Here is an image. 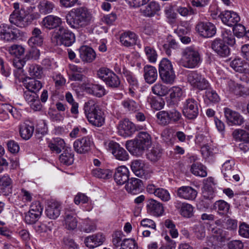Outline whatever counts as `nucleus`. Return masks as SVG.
Segmentation results:
<instances>
[{
	"label": "nucleus",
	"instance_id": "f257e3e1",
	"mask_svg": "<svg viewBox=\"0 0 249 249\" xmlns=\"http://www.w3.org/2000/svg\"><path fill=\"white\" fill-rule=\"evenodd\" d=\"M92 19L91 13L83 7L72 9L66 16L67 23L75 29L86 27L91 23Z\"/></svg>",
	"mask_w": 249,
	"mask_h": 249
},
{
	"label": "nucleus",
	"instance_id": "f03ea898",
	"mask_svg": "<svg viewBox=\"0 0 249 249\" xmlns=\"http://www.w3.org/2000/svg\"><path fill=\"white\" fill-rule=\"evenodd\" d=\"M151 144V136L146 132L141 131L138 133L137 137L135 140L127 141L125 146L133 155H139L149 148Z\"/></svg>",
	"mask_w": 249,
	"mask_h": 249
},
{
	"label": "nucleus",
	"instance_id": "7ed1b4c3",
	"mask_svg": "<svg viewBox=\"0 0 249 249\" xmlns=\"http://www.w3.org/2000/svg\"><path fill=\"white\" fill-rule=\"evenodd\" d=\"M84 110L90 124L96 127H101L104 125L105 121V114L93 101H89L86 103L84 106Z\"/></svg>",
	"mask_w": 249,
	"mask_h": 249
},
{
	"label": "nucleus",
	"instance_id": "20e7f679",
	"mask_svg": "<svg viewBox=\"0 0 249 249\" xmlns=\"http://www.w3.org/2000/svg\"><path fill=\"white\" fill-rule=\"evenodd\" d=\"M201 62L200 53L192 47H187L182 52L181 65L186 68L194 69L198 67Z\"/></svg>",
	"mask_w": 249,
	"mask_h": 249
},
{
	"label": "nucleus",
	"instance_id": "39448f33",
	"mask_svg": "<svg viewBox=\"0 0 249 249\" xmlns=\"http://www.w3.org/2000/svg\"><path fill=\"white\" fill-rule=\"evenodd\" d=\"M52 40L56 45H63L69 47L75 42V36L71 31L61 26L54 32Z\"/></svg>",
	"mask_w": 249,
	"mask_h": 249
},
{
	"label": "nucleus",
	"instance_id": "423d86ee",
	"mask_svg": "<svg viewBox=\"0 0 249 249\" xmlns=\"http://www.w3.org/2000/svg\"><path fill=\"white\" fill-rule=\"evenodd\" d=\"M159 72L162 81L166 84H173L176 74L172 62L167 58H163L159 65Z\"/></svg>",
	"mask_w": 249,
	"mask_h": 249
},
{
	"label": "nucleus",
	"instance_id": "0eeeda50",
	"mask_svg": "<svg viewBox=\"0 0 249 249\" xmlns=\"http://www.w3.org/2000/svg\"><path fill=\"white\" fill-rule=\"evenodd\" d=\"M188 82L195 89L203 90L210 87L206 78L197 71H192L187 75Z\"/></svg>",
	"mask_w": 249,
	"mask_h": 249
},
{
	"label": "nucleus",
	"instance_id": "6e6552de",
	"mask_svg": "<svg viewBox=\"0 0 249 249\" xmlns=\"http://www.w3.org/2000/svg\"><path fill=\"white\" fill-rule=\"evenodd\" d=\"M199 104L194 98L187 99L183 104L182 112L184 116L189 120H194L199 113Z\"/></svg>",
	"mask_w": 249,
	"mask_h": 249
},
{
	"label": "nucleus",
	"instance_id": "1a4fd4ad",
	"mask_svg": "<svg viewBox=\"0 0 249 249\" xmlns=\"http://www.w3.org/2000/svg\"><path fill=\"white\" fill-rule=\"evenodd\" d=\"M23 36V33L16 28H12L6 24L0 25V39L10 42L17 39Z\"/></svg>",
	"mask_w": 249,
	"mask_h": 249
},
{
	"label": "nucleus",
	"instance_id": "9d476101",
	"mask_svg": "<svg viewBox=\"0 0 249 249\" xmlns=\"http://www.w3.org/2000/svg\"><path fill=\"white\" fill-rule=\"evenodd\" d=\"M196 29L198 34L205 38L213 36L216 31L215 25L210 22H199L196 24Z\"/></svg>",
	"mask_w": 249,
	"mask_h": 249
},
{
	"label": "nucleus",
	"instance_id": "9b49d317",
	"mask_svg": "<svg viewBox=\"0 0 249 249\" xmlns=\"http://www.w3.org/2000/svg\"><path fill=\"white\" fill-rule=\"evenodd\" d=\"M107 149L118 160L126 161L129 159V155L127 151L116 142L110 141L107 143Z\"/></svg>",
	"mask_w": 249,
	"mask_h": 249
},
{
	"label": "nucleus",
	"instance_id": "f8f14e48",
	"mask_svg": "<svg viewBox=\"0 0 249 249\" xmlns=\"http://www.w3.org/2000/svg\"><path fill=\"white\" fill-rule=\"evenodd\" d=\"M93 144L92 139L89 136L77 139L73 142V148L79 154H84L89 151Z\"/></svg>",
	"mask_w": 249,
	"mask_h": 249
},
{
	"label": "nucleus",
	"instance_id": "ddd939ff",
	"mask_svg": "<svg viewBox=\"0 0 249 249\" xmlns=\"http://www.w3.org/2000/svg\"><path fill=\"white\" fill-rule=\"evenodd\" d=\"M122 74L129 85L128 94L131 97H134L136 95L135 90L139 86L137 79L132 72L125 69H123Z\"/></svg>",
	"mask_w": 249,
	"mask_h": 249
},
{
	"label": "nucleus",
	"instance_id": "4468645a",
	"mask_svg": "<svg viewBox=\"0 0 249 249\" xmlns=\"http://www.w3.org/2000/svg\"><path fill=\"white\" fill-rule=\"evenodd\" d=\"M119 133L124 137H130L138 130L137 126L128 119H124L119 125Z\"/></svg>",
	"mask_w": 249,
	"mask_h": 249
},
{
	"label": "nucleus",
	"instance_id": "2eb2a0df",
	"mask_svg": "<svg viewBox=\"0 0 249 249\" xmlns=\"http://www.w3.org/2000/svg\"><path fill=\"white\" fill-rule=\"evenodd\" d=\"M146 209L149 214L156 217L162 215L164 211L162 204L153 198L147 200Z\"/></svg>",
	"mask_w": 249,
	"mask_h": 249
},
{
	"label": "nucleus",
	"instance_id": "dca6fc26",
	"mask_svg": "<svg viewBox=\"0 0 249 249\" xmlns=\"http://www.w3.org/2000/svg\"><path fill=\"white\" fill-rule=\"evenodd\" d=\"M131 168L136 176L147 179L150 177V173L145 169L144 164L140 160H135L131 162Z\"/></svg>",
	"mask_w": 249,
	"mask_h": 249
},
{
	"label": "nucleus",
	"instance_id": "f3484780",
	"mask_svg": "<svg viewBox=\"0 0 249 249\" xmlns=\"http://www.w3.org/2000/svg\"><path fill=\"white\" fill-rule=\"evenodd\" d=\"M225 116L231 125H241L244 123L243 117L238 112L229 108L224 109Z\"/></svg>",
	"mask_w": 249,
	"mask_h": 249
},
{
	"label": "nucleus",
	"instance_id": "a211bd4d",
	"mask_svg": "<svg viewBox=\"0 0 249 249\" xmlns=\"http://www.w3.org/2000/svg\"><path fill=\"white\" fill-rule=\"evenodd\" d=\"M212 49L222 57L228 56L230 53V49L224 41L220 39H215L211 44Z\"/></svg>",
	"mask_w": 249,
	"mask_h": 249
},
{
	"label": "nucleus",
	"instance_id": "6ab92c4d",
	"mask_svg": "<svg viewBox=\"0 0 249 249\" xmlns=\"http://www.w3.org/2000/svg\"><path fill=\"white\" fill-rule=\"evenodd\" d=\"M197 191L191 186H183L178 188L177 191V196L185 200H194L197 196Z\"/></svg>",
	"mask_w": 249,
	"mask_h": 249
},
{
	"label": "nucleus",
	"instance_id": "aec40b11",
	"mask_svg": "<svg viewBox=\"0 0 249 249\" xmlns=\"http://www.w3.org/2000/svg\"><path fill=\"white\" fill-rule=\"evenodd\" d=\"M218 16H220L223 23L231 27L235 25L240 19L236 13L231 11H225L223 14L220 13Z\"/></svg>",
	"mask_w": 249,
	"mask_h": 249
},
{
	"label": "nucleus",
	"instance_id": "412c9836",
	"mask_svg": "<svg viewBox=\"0 0 249 249\" xmlns=\"http://www.w3.org/2000/svg\"><path fill=\"white\" fill-rule=\"evenodd\" d=\"M61 204L56 201H51L48 203L45 211L46 216L52 219L57 218L60 214Z\"/></svg>",
	"mask_w": 249,
	"mask_h": 249
},
{
	"label": "nucleus",
	"instance_id": "4be33fe9",
	"mask_svg": "<svg viewBox=\"0 0 249 249\" xmlns=\"http://www.w3.org/2000/svg\"><path fill=\"white\" fill-rule=\"evenodd\" d=\"M114 178L118 185L124 184L129 179V170L125 166L118 167L114 175Z\"/></svg>",
	"mask_w": 249,
	"mask_h": 249
},
{
	"label": "nucleus",
	"instance_id": "5701e85b",
	"mask_svg": "<svg viewBox=\"0 0 249 249\" xmlns=\"http://www.w3.org/2000/svg\"><path fill=\"white\" fill-rule=\"evenodd\" d=\"M105 239L103 234L99 232L86 238L85 244L87 247L93 249L102 245Z\"/></svg>",
	"mask_w": 249,
	"mask_h": 249
},
{
	"label": "nucleus",
	"instance_id": "b1692460",
	"mask_svg": "<svg viewBox=\"0 0 249 249\" xmlns=\"http://www.w3.org/2000/svg\"><path fill=\"white\" fill-rule=\"evenodd\" d=\"M121 106L124 110L126 113L133 114L139 111L140 105L138 102L129 98H127L121 102Z\"/></svg>",
	"mask_w": 249,
	"mask_h": 249
},
{
	"label": "nucleus",
	"instance_id": "393cba45",
	"mask_svg": "<svg viewBox=\"0 0 249 249\" xmlns=\"http://www.w3.org/2000/svg\"><path fill=\"white\" fill-rule=\"evenodd\" d=\"M175 207L178 210L180 214L185 218H190L194 214V207L189 203L178 201L175 203Z\"/></svg>",
	"mask_w": 249,
	"mask_h": 249
},
{
	"label": "nucleus",
	"instance_id": "a878e982",
	"mask_svg": "<svg viewBox=\"0 0 249 249\" xmlns=\"http://www.w3.org/2000/svg\"><path fill=\"white\" fill-rule=\"evenodd\" d=\"M80 57L82 60L86 62H91L96 58L94 51L87 46H83L79 49Z\"/></svg>",
	"mask_w": 249,
	"mask_h": 249
},
{
	"label": "nucleus",
	"instance_id": "bb28decb",
	"mask_svg": "<svg viewBox=\"0 0 249 249\" xmlns=\"http://www.w3.org/2000/svg\"><path fill=\"white\" fill-rule=\"evenodd\" d=\"M137 38V36L135 33L131 31H127L121 34L120 40L124 46L130 47L136 44Z\"/></svg>",
	"mask_w": 249,
	"mask_h": 249
},
{
	"label": "nucleus",
	"instance_id": "cd10ccee",
	"mask_svg": "<svg viewBox=\"0 0 249 249\" xmlns=\"http://www.w3.org/2000/svg\"><path fill=\"white\" fill-rule=\"evenodd\" d=\"M84 88L88 93L98 97H101L106 93L104 87L99 84H84Z\"/></svg>",
	"mask_w": 249,
	"mask_h": 249
},
{
	"label": "nucleus",
	"instance_id": "c85d7f7f",
	"mask_svg": "<svg viewBox=\"0 0 249 249\" xmlns=\"http://www.w3.org/2000/svg\"><path fill=\"white\" fill-rule=\"evenodd\" d=\"M143 71V76L146 82L151 84L156 81L158 73L155 67L147 65L144 67Z\"/></svg>",
	"mask_w": 249,
	"mask_h": 249
},
{
	"label": "nucleus",
	"instance_id": "c756f323",
	"mask_svg": "<svg viewBox=\"0 0 249 249\" xmlns=\"http://www.w3.org/2000/svg\"><path fill=\"white\" fill-rule=\"evenodd\" d=\"M42 22L45 28L52 30L59 27L62 23V20L57 16L49 15L43 18Z\"/></svg>",
	"mask_w": 249,
	"mask_h": 249
},
{
	"label": "nucleus",
	"instance_id": "7c9ffc66",
	"mask_svg": "<svg viewBox=\"0 0 249 249\" xmlns=\"http://www.w3.org/2000/svg\"><path fill=\"white\" fill-rule=\"evenodd\" d=\"M24 87L27 90L37 93L42 87V84L39 80L34 78H27L23 82Z\"/></svg>",
	"mask_w": 249,
	"mask_h": 249
},
{
	"label": "nucleus",
	"instance_id": "2f4dec72",
	"mask_svg": "<svg viewBox=\"0 0 249 249\" xmlns=\"http://www.w3.org/2000/svg\"><path fill=\"white\" fill-rule=\"evenodd\" d=\"M127 181L125 188L128 193L136 194L140 192L142 182L140 179L131 178L128 179Z\"/></svg>",
	"mask_w": 249,
	"mask_h": 249
},
{
	"label": "nucleus",
	"instance_id": "473e14b6",
	"mask_svg": "<svg viewBox=\"0 0 249 249\" xmlns=\"http://www.w3.org/2000/svg\"><path fill=\"white\" fill-rule=\"evenodd\" d=\"M65 146L64 141L60 138H56L48 142V147L50 150L56 154L60 153Z\"/></svg>",
	"mask_w": 249,
	"mask_h": 249
},
{
	"label": "nucleus",
	"instance_id": "72a5a7b5",
	"mask_svg": "<svg viewBox=\"0 0 249 249\" xmlns=\"http://www.w3.org/2000/svg\"><path fill=\"white\" fill-rule=\"evenodd\" d=\"M60 162L64 165H71L74 161V154L71 148H66L59 158Z\"/></svg>",
	"mask_w": 249,
	"mask_h": 249
},
{
	"label": "nucleus",
	"instance_id": "f704fd0d",
	"mask_svg": "<svg viewBox=\"0 0 249 249\" xmlns=\"http://www.w3.org/2000/svg\"><path fill=\"white\" fill-rule=\"evenodd\" d=\"M27 15V13L25 9L21 7L20 10L13 11L10 15L9 20L11 23L18 26L19 22L23 20Z\"/></svg>",
	"mask_w": 249,
	"mask_h": 249
},
{
	"label": "nucleus",
	"instance_id": "c9c22d12",
	"mask_svg": "<svg viewBox=\"0 0 249 249\" xmlns=\"http://www.w3.org/2000/svg\"><path fill=\"white\" fill-rule=\"evenodd\" d=\"M158 123L163 126L172 124L170 115V110L160 111L156 114Z\"/></svg>",
	"mask_w": 249,
	"mask_h": 249
},
{
	"label": "nucleus",
	"instance_id": "e433bc0d",
	"mask_svg": "<svg viewBox=\"0 0 249 249\" xmlns=\"http://www.w3.org/2000/svg\"><path fill=\"white\" fill-rule=\"evenodd\" d=\"M34 125L31 122H27L22 125L19 133L21 137L25 140H29L34 132Z\"/></svg>",
	"mask_w": 249,
	"mask_h": 249
},
{
	"label": "nucleus",
	"instance_id": "4c0bfd02",
	"mask_svg": "<svg viewBox=\"0 0 249 249\" xmlns=\"http://www.w3.org/2000/svg\"><path fill=\"white\" fill-rule=\"evenodd\" d=\"M234 161L232 160H227L222 165V172L226 180H231V176L234 173Z\"/></svg>",
	"mask_w": 249,
	"mask_h": 249
},
{
	"label": "nucleus",
	"instance_id": "58836bf2",
	"mask_svg": "<svg viewBox=\"0 0 249 249\" xmlns=\"http://www.w3.org/2000/svg\"><path fill=\"white\" fill-rule=\"evenodd\" d=\"M232 135L235 141L249 144V132L243 129H236L233 131Z\"/></svg>",
	"mask_w": 249,
	"mask_h": 249
},
{
	"label": "nucleus",
	"instance_id": "ea45409f",
	"mask_svg": "<svg viewBox=\"0 0 249 249\" xmlns=\"http://www.w3.org/2000/svg\"><path fill=\"white\" fill-rule=\"evenodd\" d=\"M191 171L196 176L205 177L207 175L206 167L200 162H195L191 167Z\"/></svg>",
	"mask_w": 249,
	"mask_h": 249
},
{
	"label": "nucleus",
	"instance_id": "a19ab883",
	"mask_svg": "<svg viewBox=\"0 0 249 249\" xmlns=\"http://www.w3.org/2000/svg\"><path fill=\"white\" fill-rule=\"evenodd\" d=\"M230 208V204L223 200L216 201L213 205V209L220 215L227 214Z\"/></svg>",
	"mask_w": 249,
	"mask_h": 249
},
{
	"label": "nucleus",
	"instance_id": "79ce46f5",
	"mask_svg": "<svg viewBox=\"0 0 249 249\" xmlns=\"http://www.w3.org/2000/svg\"><path fill=\"white\" fill-rule=\"evenodd\" d=\"M160 10V5L155 1H151L143 10V13L145 16L151 17L154 16Z\"/></svg>",
	"mask_w": 249,
	"mask_h": 249
},
{
	"label": "nucleus",
	"instance_id": "37998d69",
	"mask_svg": "<svg viewBox=\"0 0 249 249\" xmlns=\"http://www.w3.org/2000/svg\"><path fill=\"white\" fill-rule=\"evenodd\" d=\"M205 90L204 99L207 104L215 103L219 102V97L215 90L209 89V88Z\"/></svg>",
	"mask_w": 249,
	"mask_h": 249
},
{
	"label": "nucleus",
	"instance_id": "c03bdc74",
	"mask_svg": "<svg viewBox=\"0 0 249 249\" xmlns=\"http://www.w3.org/2000/svg\"><path fill=\"white\" fill-rule=\"evenodd\" d=\"M92 175L97 178L107 179L112 176V172L108 169L95 168L92 170Z\"/></svg>",
	"mask_w": 249,
	"mask_h": 249
},
{
	"label": "nucleus",
	"instance_id": "a18cd8bd",
	"mask_svg": "<svg viewBox=\"0 0 249 249\" xmlns=\"http://www.w3.org/2000/svg\"><path fill=\"white\" fill-rule=\"evenodd\" d=\"M213 234L211 239L215 240L216 242L214 244L222 243L225 241L226 234L225 232L219 228H214L212 230Z\"/></svg>",
	"mask_w": 249,
	"mask_h": 249
},
{
	"label": "nucleus",
	"instance_id": "49530a36",
	"mask_svg": "<svg viewBox=\"0 0 249 249\" xmlns=\"http://www.w3.org/2000/svg\"><path fill=\"white\" fill-rule=\"evenodd\" d=\"M152 92L159 96H164L169 92L168 88L161 83H157L152 87Z\"/></svg>",
	"mask_w": 249,
	"mask_h": 249
},
{
	"label": "nucleus",
	"instance_id": "de8ad7c7",
	"mask_svg": "<svg viewBox=\"0 0 249 249\" xmlns=\"http://www.w3.org/2000/svg\"><path fill=\"white\" fill-rule=\"evenodd\" d=\"M178 44L176 40L171 37H168L167 42L163 45V50L168 55H171V49H176Z\"/></svg>",
	"mask_w": 249,
	"mask_h": 249
},
{
	"label": "nucleus",
	"instance_id": "09e8293b",
	"mask_svg": "<svg viewBox=\"0 0 249 249\" xmlns=\"http://www.w3.org/2000/svg\"><path fill=\"white\" fill-rule=\"evenodd\" d=\"M29 75L33 77L40 78L43 74L42 69L38 65L31 64L28 69Z\"/></svg>",
	"mask_w": 249,
	"mask_h": 249
},
{
	"label": "nucleus",
	"instance_id": "8fccbe9b",
	"mask_svg": "<svg viewBox=\"0 0 249 249\" xmlns=\"http://www.w3.org/2000/svg\"><path fill=\"white\" fill-rule=\"evenodd\" d=\"M164 226L168 229V231L173 238H176L178 237V231L173 221L170 219H166L164 222Z\"/></svg>",
	"mask_w": 249,
	"mask_h": 249
},
{
	"label": "nucleus",
	"instance_id": "3c124183",
	"mask_svg": "<svg viewBox=\"0 0 249 249\" xmlns=\"http://www.w3.org/2000/svg\"><path fill=\"white\" fill-rule=\"evenodd\" d=\"M66 228L70 230H74L77 226V221L75 217L71 214H66L65 218Z\"/></svg>",
	"mask_w": 249,
	"mask_h": 249
},
{
	"label": "nucleus",
	"instance_id": "603ef678",
	"mask_svg": "<svg viewBox=\"0 0 249 249\" xmlns=\"http://www.w3.org/2000/svg\"><path fill=\"white\" fill-rule=\"evenodd\" d=\"M144 53L147 59L150 63H155L158 58V54L155 49L150 46L144 47Z\"/></svg>",
	"mask_w": 249,
	"mask_h": 249
},
{
	"label": "nucleus",
	"instance_id": "864d4df0",
	"mask_svg": "<svg viewBox=\"0 0 249 249\" xmlns=\"http://www.w3.org/2000/svg\"><path fill=\"white\" fill-rule=\"evenodd\" d=\"M54 8V4L50 1L43 0L40 2L38 9L41 13L46 14L52 12Z\"/></svg>",
	"mask_w": 249,
	"mask_h": 249
},
{
	"label": "nucleus",
	"instance_id": "5fc2aeb1",
	"mask_svg": "<svg viewBox=\"0 0 249 249\" xmlns=\"http://www.w3.org/2000/svg\"><path fill=\"white\" fill-rule=\"evenodd\" d=\"M105 83L110 88H117L121 84V81L119 77L113 72Z\"/></svg>",
	"mask_w": 249,
	"mask_h": 249
},
{
	"label": "nucleus",
	"instance_id": "6e6d98bb",
	"mask_svg": "<svg viewBox=\"0 0 249 249\" xmlns=\"http://www.w3.org/2000/svg\"><path fill=\"white\" fill-rule=\"evenodd\" d=\"M41 215L29 210L28 212L24 213V219L26 223L33 224L35 223L39 218Z\"/></svg>",
	"mask_w": 249,
	"mask_h": 249
},
{
	"label": "nucleus",
	"instance_id": "4d7b16f0",
	"mask_svg": "<svg viewBox=\"0 0 249 249\" xmlns=\"http://www.w3.org/2000/svg\"><path fill=\"white\" fill-rule=\"evenodd\" d=\"M161 150L158 146L153 147L147 154V158L152 161H157L161 156Z\"/></svg>",
	"mask_w": 249,
	"mask_h": 249
},
{
	"label": "nucleus",
	"instance_id": "13d9d810",
	"mask_svg": "<svg viewBox=\"0 0 249 249\" xmlns=\"http://www.w3.org/2000/svg\"><path fill=\"white\" fill-rule=\"evenodd\" d=\"M81 229L82 231L89 233L93 231L96 229L94 223L89 219H85L81 225Z\"/></svg>",
	"mask_w": 249,
	"mask_h": 249
},
{
	"label": "nucleus",
	"instance_id": "bf43d9fd",
	"mask_svg": "<svg viewBox=\"0 0 249 249\" xmlns=\"http://www.w3.org/2000/svg\"><path fill=\"white\" fill-rule=\"evenodd\" d=\"M147 102L150 105L151 107L156 110H159L162 109L164 105L163 101H158L155 97L149 96L147 98Z\"/></svg>",
	"mask_w": 249,
	"mask_h": 249
},
{
	"label": "nucleus",
	"instance_id": "052dcab7",
	"mask_svg": "<svg viewBox=\"0 0 249 249\" xmlns=\"http://www.w3.org/2000/svg\"><path fill=\"white\" fill-rule=\"evenodd\" d=\"M120 249H138L135 240L132 238H124Z\"/></svg>",
	"mask_w": 249,
	"mask_h": 249
},
{
	"label": "nucleus",
	"instance_id": "680f3d73",
	"mask_svg": "<svg viewBox=\"0 0 249 249\" xmlns=\"http://www.w3.org/2000/svg\"><path fill=\"white\" fill-rule=\"evenodd\" d=\"M170 97L174 101L178 100L182 96L183 91L182 89L178 87H173L169 89Z\"/></svg>",
	"mask_w": 249,
	"mask_h": 249
},
{
	"label": "nucleus",
	"instance_id": "e2e57ef3",
	"mask_svg": "<svg viewBox=\"0 0 249 249\" xmlns=\"http://www.w3.org/2000/svg\"><path fill=\"white\" fill-rule=\"evenodd\" d=\"M194 232L196 237L199 240H202L205 237V228L201 224L196 225L194 227Z\"/></svg>",
	"mask_w": 249,
	"mask_h": 249
},
{
	"label": "nucleus",
	"instance_id": "0e129e2a",
	"mask_svg": "<svg viewBox=\"0 0 249 249\" xmlns=\"http://www.w3.org/2000/svg\"><path fill=\"white\" fill-rule=\"evenodd\" d=\"M155 196L165 202L169 201L171 198L169 192L162 188H159Z\"/></svg>",
	"mask_w": 249,
	"mask_h": 249
},
{
	"label": "nucleus",
	"instance_id": "69168bd1",
	"mask_svg": "<svg viewBox=\"0 0 249 249\" xmlns=\"http://www.w3.org/2000/svg\"><path fill=\"white\" fill-rule=\"evenodd\" d=\"M8 51L11 54L18 57L24 53L25 49L21 45H13L9 48Z\"/></svg>",
	"mask_w": 249,
	"mask_h": 249
},
{
	"label": "nucleus",
	"instance_id": "338daca9",
	"mask_svg": "<svg viewBox=\"0 0 249 249\" xmlns=\"http://www.w3.org/2000/svg\"><path fill=\"white\" fill-rule=\"evenodd\" d=\"M124 235L121 231H116L112 235V243L116 247L121 246L124 238Z\"/></svg>",
	"mask_w": 249,
	"mask_h": 249
},
{
	"label": "nucleus",
	"instance_id": "774afa93",
	"mask_svg": "<svg viewBox=\"0 0 249 249\" xmlns=\"http://www.w3.org/2000/svg\"><path fill=\"white\" fill-rule=\"evenodd\" d=\"M230 66L237 71H242L243 70L244 62L240 58H236L230 63Z\"/></svg>",
	"mask_w": 249,
	"mask_h": 249
}]
</instances>
